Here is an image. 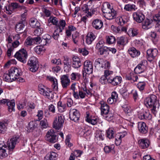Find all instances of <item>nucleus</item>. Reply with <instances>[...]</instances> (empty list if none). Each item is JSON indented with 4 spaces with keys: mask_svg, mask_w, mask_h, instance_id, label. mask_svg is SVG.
I'll return each instance as SVG.
<instances>
[{
    "mask_svg": "<svg viewBox=\"0 0 160 160\" xmlns=\"http://www.w3.org/2000/svg\"><path fill=\"white\" fill-rule=\"evenodd\" d=\"M49 127L47 120L44 119L41 121V128L42 129H46Z\"/></svg>",
    "mask_w": 160,
    "mask_h": 160,
    "instance_id": "obj_45",
    "label": "nucleus"
},
{
    "mask_svg": "<svg viewBox=\"0 0 160 160\" xmlns=\"http://www.w3.org/2000/svg\"><path fill=\"white\" fill-rule=\"evenodd\" d=\"M27 64L29 67V69L32 72H36L39 68V64L38 60L34 57H31L30 58Z\"/></svg>",
    "mask_w": 160,
    "mask_h": 160,
    "instance_id": "obj_4",
    "label": "nucleus"
},
{
    "mask_svg": "<svg viewBox=\"0 0 160 160\" xmlns=\"http://www.w3.org/2000/svg\"><path fill=\"white\" fill-rule=\"evenodd\" d=\"M107 136L109 139L114 138V132L113 129L112 128H109L106 131Z\"/></svg>",
    "mask_w": 160,
    "mask_h": 160,
    "instance_id": "obj_40",
    "label": "nucleus"
},
{
    "mask_svg": "<svg viewBox=\"0 0 160 160\" xmlns=\"http://www.w3.org/2000/svg\"><path fill=\"white\" fill-rule=\"evenodd\" d=\"M79 34L77 32H76L72 35V40L75 44H77L79 39Z\"/></svg>",
    "mask_w": 160,
    "mask_h": 160,
    "instance_id": "obj_43",
    "label": "nucleus"
},
{
    "mask_svg": "<svg viewBox=\"0 0 160 160\" xmlns=\"http://www.w3.org/2000/svg\"><path fill=\"white\" fill-rule=\"evenodd\" d=\"M128 52L130 56L133 58L137 57L140 54V52L134 47L129 48Z\"/></svg>",
    "mask_w": 160,
    "mask_h": 160,
    "instance_id": "obj_30",
    "label": "nucleus"
},
{
    "mask_svg": "<svg viewBox=\"0 0 160 160\" xmlns=\"http://www.w3.org/2000/svg\"><path fill=\"white\" fill-rule=\"evenodd\" d=\"M78 93H77L76 95H75L74 97L76 99H79V98L83 99L85 98L86 96L87 95H91L92 94L90 91L87 89L86 86L80 87L78 86Z\"/></svg>",
    "mask_w": 160,
    "mask_h": 160,
    "instance_id": "obj_5",
    "label": "nucleus"
},
{
    "mask_svg": "<svg viewBox=\"0 0 160 160\" xmlns=\"http://www.w3.org/2000/svg\"><path fill=\"white\" fill-rule=\"evenodd\" d=\"M80 117L78 110L76 109L71 108L69 111V118L70 119L75 122H78Z\"/></svg>",
    "mask_w": 160,
    "mask_h": 160,
    "instance_id": "obj_12",
    "label": "nucleus"
},
{
    "mask_svg": "<svg viewBox=\"0 0 160 160\" xmlns=\"http://www.w3.org/2000/svg\"><path fill=\"white\" fill-rule=\"evenodd\" d=\"M114 148V146L113 145H112L110 146H107L104 148V150L106 153H108L111 152Z\"/></svg>",
    "mask_w": 160,
    "mask_h": 160,
    "instance_id": "obj_54",
    "label": "nucleus"
},
{
    "mask_svg": "<svg viewBox=\"0 0 160 160\" xmlns=\"http://www.w3.org/2000/svg\"><path fill=\"white\" fill-rule=\"evenodd\" d=\"M137 111L138 118L141 119H145V111L143 109L138 108Z\"/></svg>",
    "mask_w": 160,
    "mask_h": 160,
    "instance_id": "obj_38",
    "label": "nucleus"
},
{
    "mask_svg": "<svg viewBox=\"0 0 160 160\" xmlns=\"http://www.w3.org/2000/svg\"><path fill=\"white\" fill-rule=\"evenodd\" d=\"M126 39L123 36L118 37L117 38V43L119 45H124L125 43Z\"/></svg>",
    "mask_w": 160,
    "mask_h": 160,
    "instance_id": "obj_44",
    "label": "nucleus"
},
{
    "mask_svg": "<svg viewBox=\"0 0 160 160\" xmlns=\"http://www.w3.org/2000/svg\"><path fill=\"white\" fill-rule=\"evenodd\" d=\"M71 79L72 80H75L76 79H79L81 75L78 72H73L71 74Z\"/></svg>",
    "mask_w": 160,
    "mask_h": 160,
    "instance_id": "obj_46",
    "label": "nucleus"
},
{
    "mask_svg": "<svg viewBox=\"0 0 160 160\" xmlns=\"http://www.w3.org/2000/svg\"><path fill=\"white\" fill-rule=\"evenodd\" d=\"M123 108V110L126 113L129 114L131 113V109L127 105H125Z\"/></svg>",
    "mask_w": 160,
    "mask_h": 160,
    "instance_id": "obj_62",
    "label": "nucleus"
},
{
    "mask_svg": "<svg viewBox=\"0 0 160 160\" xmlns=\"http://www.w3.org/2000/svg\"><path fill=\"white\" fill-rule=\"evenodd\" d=\"M40 40V37H36L34 38L28 37L26 39L24 45L26 47L32 46L34 44H37L38 42Z\"/></svg>",
    "mask_w": 160,
    "mask_h": 160,
    "instance_id": "obj_14",
    "label": "nucleus"
},
{
    "mask_svg": "<svg viewBox=\"0 0 160 160\" xmlns=\"http://www.w3.org/2000/svg\"><path fill=\"white\" fill-rule=\"evenodd\" d=\"M41 94L50 99H52L54 97L53 93L46 87L41 88Z\"/></svg>",
    "mask_w": 160,
    "mask_h": 160,
    "instance_id": "obj_20",
    "label": "nucleus"
},
{
    "mask_svg": "<svg viewBox=\"0 0 160 160\" xmlns=\"http://www.w3.org/2000/svg\"><path fill=\"white\" fill-rule=\"evenodd\" d=\"M19 140L20 139L18 137H15L12 138L10 140V142L8 144V149L10 150H13L15 145L19 142Z\"/></svg>",
    "mask_w": 160,
    "mask_h": 160,
    "instance_id": "obj_22",
    "label": "nucleus"
},
{
    "mask_svg": "<svg viewBox=\"0 0 160 160\" xmlns=\"http://www.w3.org/2000/svg\"><path fill=\"white\" fill-rule=\"evenodd\" d=\"M138 32L137 29L135 28H130L128 31V34L131 37H134L138 34Z\"/></svg>",
    "mask_w": 160,
    "mask_h": 160,
    "instance_id": "obj_37",
    "label": "nucleus"
},
{
    "mask_svg": "<svg viewBox=\"0 0 160 160\" xmlns=\"http://www.w3.org/2000/svg\"><path fill=\"white\" fill-rule=\"evenodd\" d=\"M7 122H0V133H4L7 129Z\"/></svg>",
    "mask_w": 160,
    "mask_h": 160,
    "instance_id": "obj_39",
    "label": "nucleus"
},
{
    "mask_svg": "<svg viewBox=\"0 0 160 160\" xmlns=\"http://www.w3.org/2000/svg\"><path fill=\"white\" fill-rule=\"evenodd\" d=\"M92 24V27L96 30L100 29L103 25V23L102 21L98 19L94 20Z\"/></svg>",
    "mask_w": 160,
    "mask_h": 160,
    "instance_id": "obj_27",
    "label": "nucleus"
},
{
    "mask_svg": "<svg viewBox=\"0 0 160 160\" xmlns=\"http://www.w3.org/2000/svg\"><path fill=\"white\" fill-rule=\"evenodd\" d=\"M24 22L19 21L15 26V30L16 32L19 33H22L25 31V24Z\"/></svg>",
    "mask_w": 160,
    "mask_h": 160,
    "instance_id": "obj_24",
    "label": "nucleus"
},
{
    "mask_svg": "<svg viewBox=\"0 0 160 160\" xmlns=\"http://www.w3.org/2000/svg\"><path fill=\"white\" fill-rule=\"evenodd\" d=\"M40 111L38 110V114L37 115V116L38 117V119L35 120L34 121L30 122L28 124V130L29 132H32L35 128H36L38 124L40 123L39 122L40 120V116L39 114Z\"/></svg>",
    "mask_w": 160,
    "mask_h": 160,
    "instance_id": "obj_15",
    "label": "nucleus"
},
{
    "mask_svg": "<svg viewBox=\"0 0 160 160\" xmlns=\"http://www.w3.org/2000/svg\"><path fill=\"white\" fill-rule=\"evenodd\" d=\"M139 147L142 149H146L149 145V142L148 139H140L138 141Z\"/></svg>",
    "mask_w": 160,
    "mask_h": 160,
    "instance_id": "obj_28",
    "label": "nucleus"
},
{
    "mask_svg": "<svg viewBox=\"0 0 160 160\" xmlns=\"http://www.w3.org/2000/svg\"><path fill=\"white\" fill-rule=\"evenodd\" d=\"M106 38L107 43L109 44H112L116 41L115 37L112 36H107Z\"/></svg>",
    "mask_w": 160,
    "mask_h": 160,
    "instance_id": "obj_41",
    "label": "nucleus"
},
{
    "mask_svg": "<svg viewBox=\"0 0 160 160\" xmlns=\"http://www.w3.org/2000/svg\"><path fill=\"white\" fill-rule=\"evenodd\" d=\"M7 103L8 106V109L9 112H12L14 111V107L15 105V100L14 99L10 101L9 99H3L0 100V104L1 103L4 104Z\"/></svg>",
    "mask_w": 160,
    "mask_h": 160,
    "instance_id": "obj_13",
    "label": "nucleus"
},
{
    "mask_svg": "<svg viewBox=\"0 0 160 160\" xmlns=\"http://www.w3.org/2000/svg\"><path fill=\"white\" fill-rule=\"evenodd\" d=\"M61 82L63 88L66 89L70 84V80L68 76L67 75H64L60 78Z\"/></svg>",
    "mask_w": 160,
    "mask_h": 160,
    "instance_id": "obj_19",
    "label": "nucleus"
},
{
    "mask_svg": "<svg viewBox=\"0 0 160 160\" xmlns=\"http://www.w3.org/2000/svg\"><path fill=\"white\" fill-rule=\"evenodd\" d=\"M81 63L80 61L72 62V67L75 68H78L81 66Z\"/></svg>",
    "mask_w": 160,
    "mask_h": 160,
    "instance_id": "obj_61",
    "label": "nucleus"
},
{
    "mask_svg": "<svg viewBox=\"0 0 160 160\" xmlns=\"http://www.w3.org/2000/svg\"><path fill=\"white\" fill-rule=\"evenodd\" d=\"M132 16L134 20L138 23H141L145 19V16L142 13L139 12H135L133 13Z\"/></svg>",
    "mask_w": 160,
    "mask_h": 160,
    "instance_id": "obj_21",
    "label": "nucleus"
},
{
    "mask_svg": "<svg viewBox=\"0 0 160 160\" xmlns=\"http://www.w3.org/2000/svg\"><path fill=\"white\" fill-rule=\"evenodd\" d=\"M101 105V114L102 116L103 115L108 114L109 112V107L107 103L103 101H101L100 102Z\"/></svg>",
    "mask_w": 160,
    "mask_h": 160,
    "instance_id": "obj_23",
    "label": "nucleus"
},
{
    "mask_svg": "<svg viewBox=\"0 0 160 160\" xmlns=\"http://www.w3.org/2000/svg\"><path fill=\"white\" fill-rule=\"evenodd\" d=\"M76 84L75 83H73L72 84L71 86V89L72 90V94L73 97L75 95L77 96V93L78 92L77 91H76Z\"/></svg>",
    "mask_w": 160,
    "mask_h": 160,
    "instance_id": "obj_57",
    "label": "nucleus"
},
{
    "mask_svg": "<svg viewBox=\"0 0 160 160\" xmlns=\"http://www.w3.org/2000/svg\"><path fill=\"white\" fill-rule=\"evenodd\" d=\"M30 25L33 28H36L34 31V35L37 37H40L39 30L40 29V23L37 20L31 19L30 21Z\"/></svg>",
    "mask_w": 160,
    "mask_h": 160,
    "instance_id": "obj_9",
    "label": "nucleus"
},
{
    "mask_svg": "<svg viewBox=\"0 0 160 160\" xmlns=\"http://www.w3.org/2000/svg\"><path fill=\"white\" fill-rule=\"evenodd\" d=\"M124 9L126 11L132 12L137 11L138 8L135 4H128L125 5Z\"/></svg>",
    "mask_w": 160,
    "mask_h": 160,
    "instance_id": "obj_32",
    "label": "nucleus"
},
{
    "mask_svg": "<svg viewBox=\"0 0 160 160\" xmlns=\"http://www.w3.org/2000/svg\"><path fill=\"white\" fill-rule=\"evenodd\" d=\"M14 56L18 60L22 63H25L26 62L28 54L26 50L23 48L17 52Z\"/></svg>",
    "mask_w": 160,
    "mask_h": 160,
    "instance_id": "obj_7",
    "label": "nucleus"
},
{
    "mask_svg": "<svg viewBox=\"0 0 160 160\" xmlns=\"http://www.w3.org/2000/svg\"><path fill=\"white\" fill-rule=\"evenodd\" d=\"M111 97L115 100V101H117L118 99V94L116 92L114 91L112 92Z\"/></svg>",
    "mask_w": 160,
    "mask_h": 160,
    "instance_id": "obj_63",
    "label": "nucleus"
},
{
    "mask_svg": "<svg viewBox=\"0 0 160 160\" xmlns=\"http://www.w3.org/2000/svg\"><path fill=\"white\" fill-rule=\"evenodd\" d=\"M98 50L100 54L102 55L106 54L108 51V48L106 47H104Z\"/></svg>",
    "mask_w": 160,
    "mask_h": 160,
    "instance_id": "obj_53",
    "label": "nucleus"
},
{
    "mask_svg": "<svg viewBox=\"0 0 160 160\" xmlns=\"http://www.w3.org/2000/svg\"><path fill=\"white\" fill-rule=\"evenodd\" d=\"M65 21L61 20L58 25H56V29L53 33V37L55 39L57 40L59 36V33L61 32L66 26Z\"/></svg>",
    "mask_w": 160,
    "mask_h": 160,
    "instance_id": "obj_6",
    "label": "nucleus"
},
{
    "mask_svg": "<svg viewBox=\"0 0 160 160\" xmlns=\"http://www.w3.org/2000/svg\"><path fill=\"white\" fill-rule=\"evenodd\" d=\"M86 120L87 122L90 123H91L93 125L96 124L97 123L98 121V120L97 119V118H87Z\"/></svg>",
    "mask_w": 160,
    "mask_h": 160,
    "instance_id": "obj_49",
    "label": "nucleus"
},
{
    "mask_svg": "<svg viewBox=\"0 0 160 160\" xmlns=\"http://www.w3.org/2000/svg\"><path fill=\"white\" fill-rule=\"evenodd\" d=\"M96 38V36L92 32H89L87 35L86 39V43L88 44H91L92 42Z\"/></svg>",
    "mask_w": 160,
    "mask_h": 160,
    "instance_id": "obj_33",
    "label": "nucleus"
},
{
    "mask_svg": "<svg viewBox=\"0 0 160 160\" xmlns=\"http://www.w3.org/2000/svg\"><path fill=\"white\" fill-rule=\"evenodd\" d=\"M64 122V117L61 114H58L55 117L52 127L56 130H59L62 127Z\"/></svg>",
    "mask_w": 160,
    "mask_h": 160,
    "instance_id": "obj_3",
    "label": "nucleus"
},
{
    "mask_svg": "<svg viewBox=\"0 0 160 160\" xmlns=\"http://www.w3.org/2000/svg\"><path fill=\"white\" fill-rule=\"evenodd\" d=\"M104 63V60L103 59L98 58L97 59L94 63L95 66L98 68H102L103 64Z\"/></svg>",
    "mask_w": 160,
    "mask_h": 160,
    "instance_id": "obj_36",
    "label": "nucleus"
},
{
    "mask_svg": "<svg viewBox=\"0 0 160 160\" xmlns=\"http://www.w3.org/2000/svg\"><path fill=\"white\" fill-rule=\"evenodd\" d=\"M104 41L102 40H101L97 43L96 48L97 49L99 50L104 47Z\"/></svg>",
    "mask_w": 160,
    "mask_h": 160,
    "instance_id": "obj_55",
    "label": "nucleus"
},
{
    "mask_svg": "<svg viewBox=\"0 0 160 160\" xmlns=\"http://www.w3.org/2000/svg\"><path fill=\"white\" fill-rule=\"evenodd\" d=\"M46 138L47 141L51 143H55L58 140L57 136L53 129H50L47 132Z\"/></svg>",
    "mask_w": 160,
    "mask_h": 160,
    "instance_id": "obj_10",
    "label": "nucleus"
},
{
    "mask_svg": "<svg viewBox=\"0 0 160 160\" xmlns=\"http://www.w3.org/2000/svg\"><path fill=\"white\" fill-rule=\"evenodd\" d=\"M102 9L104 13L103 16L107 19L111 20L116 17L117 12L112 7L109 3L105 2L103 3Z\"/></svg>",
    "mask_w": 160,
    "mask_h": 160,
    "instance_id": "obj_2",
    "label": "nucleus"
},
{
    "mask_svg": "<svg viewBox=\"0 0 160 160\" xmlns=\"http://www.w3.org/2000/svg\"><path fill=\"white\" fill-rule=\"evenodd\" d=\"M138 128L139 131L141 133L145 134L148 132V127L146 123L143 122H138Z\"/></svg>",
    "mask_w": 160,
    "mask_h": 160,
    "instance_id": "obj_25",
    "label": "nucleus"
},
{
    "mask_svg": "<svg viewBox=\"0 0 160 160\" xmlns=\"http://www.w3.org/2000/svg\"><path fill=\"white\" fill-rule=\"evenodd\" d=\"M136 74V73L134 74L133 73H130L129 75L126 76V78L127 79L130 81L132 82L137 81L138 78Z\"/></svg>",
    "mask_w": 160,
    "mask_h": 160,
    "instance_id": "obj_34",
    "label": "nucleus"
},
{
    "mask_svg": "<svg viewBox=\"0 0 160 160\" xmlns=\"http://www.w3.org/2000/svg\"><path fill=\"white\" fill-rule=\"evenodd\" d=\"M138 4L140 7L144 9L146 6V3L145 1L143 0L139 1L138 2Z\"/></svg>",
    "mask_w": 160,
    "mask_h": 160,
    "instance_id": "obj_64",
    "label": "nucleus"
},
{
    "mask_svg": "<svg viewBox=\"0 0 160 160\" xmlns=\"http://www.w3.org/2000/svg\"><path fill=\"white\" fill-rule=\"evenodd\" d=\"M48 22H51L54 25H57L58 23V19L55 17H51L48 19Z\"/></svg>",
    "mask_w": 160,
    "mask_h": 160,
    "instance_id": "obj_48",
    "label": "nucleus"
},
{
    "mask_svg": "<svg viewBox=\"0 0 160 160\" xmlns=\"http://www.w3.org/2000/svg\"><path fill=\"white\" fill-rule=\"evenodd\" d=\"M144 103L147 107H149L151 108L152 113L155 116L159 107V103L157 100L156 96L153 94L151 95L145 99Z\"/></svg>",
    "mask_w": 160,
    "mask_h": 160,
    "instance_id": "obj_1",
    "label": "nucleus"
},
{
    "mask_svg": "<svg viewBox=\"0 0 160 160\" xmlns=\"http://www.w3.org/2000/svg\"><path fill=\"white\" fill-rule=\"evenodd\" d=\"M153 19L154 21L160 24V14H157L153 17Z\"/></svg>",
    "mask_w": 160,
    "mask_h": 160,
    "instance_id": "obj_60",
    "label": "nucleus"
},
{
    "mask_svg": "<svg viewBox=\"0 0 160 160\" xmlns=\"http://www.w3.org/2000/svg\"><path fill=\"white\" fill-rule=\"evenodd\" d=\"M71 138V135H68L67 136L66 139L65 140L66 144L69 147H70L72 146V144L70 142V140Z\"/></svg>",
    "mask_w": 160,
    "mask_h": 160,
    "instance_id": "obj_58",
    "label": "nucleus"
},
{
    "mask_svg": "<svg viewBox=\"0 0 160 160\" xmlns=\"http://www.w3.org/2000/svg\"><path fill=\"white\" fill-rule=\"evenodd\" d=\"M84 70L86 74H90L92 73L93 67L91 62L86 61L84 62Z\"/></svg>",
    "mask_w": 160,
    "mask_h": 160,
    "instance_id": "obj_17",
    "label": "nucleus"
},
{
    "mask_svg": "<svg viewBox=\"0 0 160 160\" xmlns=\"http://www.w3.org/2000/svg\"><path fill=\"white\" fill-rule=\"evenodd\" d=\"M48 80L52 83V88L54 91H57L58 90V82L57 79L50 76L47 77Z\"/></svg>",
    "mask_w": 160,
    "mask_h": 160,
    "instance_id": "obj_31",
    "label": "nucleus"
},
{
    "mask_svg": "<svg viewBox=\"0 0 160 160\" xmlns=\"http://www.w3.org/2000/svg\"><path fill=\"white\" fill-rule=\"evenodd\" d=\"M103 116L105 118L106 120L109 121H111L113 118V114L109 112L108 114L103 115Z\"/></svg>",
    "mask_w": 160,
    "mask_h": 160,
    "instance_id": "obj_51",
    "label": "nucleus"
},
{
    "mask_svg": "<svg viewBox=\"0 0 160 160\" xmlns=\"http://www.w3.org/2000/svg\"><path fill=\"white\" fill-rule=\"evenodd\" d=\"M158 52V50L156 48L148 49L147 51L148 60L150 62L152 61L157 56Z\"/></svg>",
    "mask_w": 160,
    "mask_h": 160,
    "instance_id": "obj_16",
    "label": "nucleus"
},
{
    "mask_svg": "<svg viewBox=\"0 0 160 160\" xmlns=\"http://www.w3.org/2000/svg\"><path fill=\"white\" fill-rule=\"evenodd\" d=\"M146 85L145 82H140L137 84V87L140 91H142L144 89Z\"/></svg>",
    "mask_w": 160,
    "mask_h": 160,
    "instance_id": "obj_47",
    "label": "nucleus"
},
{
    "mask_svg": "<svg viewBox=\"0 0 160 160\" xmlns=\"http://www.w3.org/2000/svg\"><path fill=\"white\" fill-rule=\"evenodd\" d=\"M3 78L4 80L7 82H12L13 81V80L11 79V78L9 73L8 74L4 73L3 76Z\"/></svg>",
    "mask_w": 160,
    "mask_h": 160,
    "instance_id": "obj_50",
    "label": "nucleus"
},
{
    "mask_svg": "<svg viewBox=\"0 0 160 160\" xmlns=\"http://www.w3.org/2000/svg\"><path fill=\"white\" fill-rule=\"evenodd\" d=\"M66 105L65 103H62L61 102L59 101L58 103V108L59 112H63L66 109Z\"/></svg>",
    "mask_w": 160,
    "mask_h": 160,
    "instance_id": "obj_35",
    "label": "nucleus"
},
{
    "mask_svg": "<svg viewBox=\"0 0 160 160\" xmlns=\"http://www.w3.org/2000/svg\"><path fill=\"white\" fill-rule=\"evenodd\" d=\"M7 156V154L6 153V149H0V158L2 159Z\"/></svg>",
    "mask_w": 160,
    "mask_h": 160,
    "instance_id": "obj_56",
    "label": "nucleus"
},
{
    "mask_svg": "<svg viewBox=\"0 0 160 160\" xmlns=\"http://www.w3.org/2000/svg\"><path fill=\"white\" fill-rule=\"evenodd\" d=\"M146 67L143 62L139 64L134 69V71L136 74H140L145 71Z\"/></svg>",
    "mask_w": 160,
    "mask_h": 160,
    "instance_id": "obj_29",
    "label": "nucleus"
},
{
    "mask_svg": "<svg viewBox=\"0 0 160 160\" xmlns=\"http://www.w3.org/2000/svg\"><path fill=\"white\" fill-rule=\"evenodd\" d=\"M20 7V6L17 2H12L4 8V12L8 15H11L16 9Z\"/></svg>",
    "mask_w": 160,
    "mask_h": 160,
    "instance_id": "obj_8",
    "label": "nucleus"
},
{
    "mask_svg": "<svg viewBox=\"0 0 160 160\" xmlns=\"http://www.w3.org/2000/svg\"><path fill=\"white\" fill-rule=\"evenodd\" d=\"M51 36L48 34H46L43 36L42 39V42H45V43H42V45H45L47 43L49 42L50 38Z\"/></svg>",
    "mask_w": 160,
    "mask_h": 160,
    "instance_id": "obj_42",
    "label": "nucleus"
},
{
    "mask_svg": "<svg viewBox=\"0 0 160 160\" xmlns=\"http://www.w3.org/2000/svg\"><path fill=\"white\" fill-rule=\"evenodd\" d=\"M57 157V153L53 152H50L48 156L49 160H56Z\"/></svg>",
    "mask_w": 160,
    "mask_h": 160,
    "instance_id": "obj_52",
    "label": "nucleus"
},
{
    "mask_svg": "<svg viewBox=\"0 0 160 160\" xmlns=\"http://www.w3.org/2000/svg\"><path fill=\"white\" fill-rule=\"evenodd\" d=\"M122 78L118 76H117L114 78L110 77L107 79L108 83L114 86H116L120 84Z\"/></svg>",
    "mask_w": 160,
    "mask_h": 160,
    "instance_id": "obj_18",
    "label": "nucleus"
},
{
    "mask_svg": "<svg viewBox=\"0 0 160 160\" xmlns=\"http://www.w3.org/2000/svg\"><path fill=\"white\" fill-rule=\"evenodd\" d=\"M127 134V132L124 131L122 132H120L117 135V136L118 139H120L121 140L122 138H124Z\"/></svg>",
    "mask_w": 160,
    "mask_h": 160,
    "instance_id": "obj_59",
    "label": "nucleus"
},
{
    "mask_svg": "<svg viewBox=\"0 0 160 160\" xmlns=\"http://www.w3.org/2000/svg\"><path fill=\"white\" fill-rule=\"evenodd\" d=\"M142 22V28L145 30L150 28L153 25V21L152 19H146Z\"/></svg>",
    "mask_w": 160,
    "mask_h": 160,
    "instance_id": "obj_26",
    "label": "nucleus"
},
{
    "mask_svg": "<svg viewBox=\"0 0 160 160\" xmlns=\"http://www.w3.org/2000/svg\"><path fill=\"white\" fill-rule=\"evenodd\" d=\"M8 72L13 81L18 79L21 73V70L15 68H12L9 70Z\"/></svg>",
    "mask_w": 160,
    "mask_h": 160,
    "instance_id": "obj_11",
    "label": "nucleus"
}]
</instances>
